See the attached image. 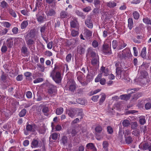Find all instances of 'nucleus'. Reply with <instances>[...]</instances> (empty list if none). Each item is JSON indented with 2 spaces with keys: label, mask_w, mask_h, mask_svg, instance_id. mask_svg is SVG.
<instances>
[{
  "label": "nucleus",
  "mask_w": 151,
  "mask_h": 151,
  "mask_svg": "<svg viewBox=\"0 0 151 151\" xmlns=\"http://www.w3.org/2000/svg\"><path fill=\"white\" fill-rule=\"evenodd\" d=\"M139 75V77L136 78L134 81L137 84H140L141 82L142 81V79L146 78L148 75V74L146 71L144 70L141 72Z\"/></svg>",
  "instance_id": "nucleus-4"
},
{
  "label": "nucleus",
  "mask_w": 151,
  "mask_h": 151,
  "mask_svg": "<svg viewBox=\"0 0 151 151\" xmlns=\"http://www.w3.org/2000/svg\"><path fill=\"white\" fill-rule=\"evenodd\" d=\"M99 95L94 96L91 97V99L93 101L96 102L97 101V100L99 98Z\"/></svg>",
  "instance_id": "nucleus-55"
},
{
  "label": "nucleus",
  "mask_w": 151,
  "mask_h": 151,
  "mask_svg": "<svg viewBox=\"0 0 151 151\" xmlns=\"http://www.w3.org/2000/svg\"><path fill=\"white\" fill-rule=\"evenodd\" d=\"M122 124L124 127H127L130 124L129 121L128 120L125 119L122 122Z\"/></svg>",
  "instance_id": "nucleus-37"
},
{
  "label": "nucleus",
  "mask_w": 151,
  "mask_h": 151,
  "mask_svg": "<svg viewBox=\"0 0 151 151\" xmlns=\"http://www.w3.org/2000/svg\"><path fill=\"white\" fill-rule=\"evenodd\" d=\"M7 45L10 47L12 46L13 44V40L11 38H8L6 41Z\"/></svg>",
  "instance_id": "nucleus-20"
},
{
  "label": "nucleus",
  "mask_w": 151,
  "mask_h": 151,
  "mask_svg": "<svg viewBox=\"0 0 151 151\" xmlns=\"http://www.w3.org/2000/svg\"><path fill=\"white\" fill-rule=\"evenodd\" d=\"M48 92L50 94H52L56 93V90L55 88L52 87L48 89Z\"/></svg>",
  "instance_id": "nucleus-34"
},
{
  "label": "nucleus",
  "mask_w": 151,
  "mask_h": 151,
  "mask_svg": "<svg viewBox=\"0 0 151 151\" xmlns=\"http://www.w3.org/2000/svg\"><path fill=\"white\" fill-rule=\"evenodd\" d=\"M26 112L27 111L26 110L24 109H23L20 112L19 114V115L20 117H23L25 115Z\"/></svg>",
  "instance_id": "nucleus-40"
},
{
  "label": "nucleus",
  "mask_w": 151,
  "mask_h": 151,
  "mask_svg": "<svg viewBox=\"0 0 151 151\" xmlns=\"http://www.w3.org/2000/svg\"><path fill=\"white\" fill-rule=\"evenodd\" d=\"M134 18L136 19H137L139 18V14L138 12L137 11H135L133 13Z\"/></svg>",
  "instance_id": "nucleus-39"
},
{
  "label": "nucleus",
  "mask_w": 151,
  "mask_h": 151,
  "mask_svg": "<svg viewBox=\"0 0 151 151\" xmlns=\"http://www.w3.org/2000/svg\"><path fill=\"white\" fill-rule=\"evenodd\" d=\"M102 75L101 74H99L96 77L95 80V81L96 82H98L101 80L100 79L101 78Z\"/></svg>",
  "instance_id": "nucleus-49"
},
{
  "label": "nucleus",
  "mask_w": 151,
  "mask_h": 151,
  "mask_svg": "<svg viewBox=\"0 0 151 151\" xmlns=\"http://www.w3.org/2000/svg\"><path fill=\"white\" fill-rule=\"evenodd\" d=\"M92 32L90 30L86 29L84 30V36L86 38H88L91 36Z\"/></svg>",
  "instance_id": "nucleus-10"
},
{
  "label": "nucleus",
  "mask_w": 151,
  "mask_h": 151,
  "mask_svg": "<svg viewBox=\"0 0 151 151\" xmlns=\"http://www.w3.org/2000/svg\"><path fill=\"white\" fill-rule=\"evenodd\" d=\"M21 12L22 14L25 16H28V12L26 10H22L21 11Z\"/></svg>",
  "instance_id": "nucleus-62"
},
{
  "label": "nucleus",
  "mask_w": 151,
  "mask_h": 151,
  "mask_svg": "<svg viewBox=\"0 0 151 151\" xmlns=\"http://www.w3.org/2000/svg\"><path fill=\"white\" fill-rule=\"evenodd\" d=\"M130 97V95L129 94L128 95H124L120 96V99L122 100L127 101L129 100Z\"/></svg>",
  "instance_id": "nucleus-22"
},
{
  "label": "nucleus",
  "mask_w": 151,
  "mask_h": 151,
  "mask_svg": "<svg viewBox=\"0 0 151 151\" xmlns=\"http://www.w3.org/2000/svg\"><path fill=\"white\" fill-rule=\"evenodd\" d=\"M145 108L147 110L151 108V104L150 103H146L145 105Z\"/></svg>",
  "instance_id": "nucleus-54"
},
{
  "label": "nucleus",
  "mask_w": 151,
  "mask_h": 151,
  "mask_svg": "<svg viewBox=\"0 0 151 151\" xmlns=\"http://www.w3.org/2000/svg\"><path fill=\"white\" fill-rule=\"evenodd\" d=\"M51 76L56 83H60L61 82L62 77L60 72H52L51 74Z\"/></svg>",
  "instance_id": "nucleus-2"
},
{
  "label": "nucleus",
  "mask_w": 151,
  "mask_h": 151,
  "mask_svg": "<svg viewBox=\"0 0 151 151\" xmlns=\"http://www.w3.org/2000/svg\"><path fill=\"white\" fill-rule=\"evenodd\" d=\"M133 22L132 18H129L128 19V27L129 29L131 30L133 27Z\"/></svg>",
  "instance_id": "nucleus-19"
},
{
  "label": "nucleus",
  "mask_w": 151,
  "mask_h": 151,
  "mask_svg": "<svg viewBox=\"0 0 151 151\" xmlns=\"http://www.w3.org/2000/svg\"><path fill=\"white\" fill-rule=\"evenodd\" d=\"M143 21L144 23L146 24L151 25V19L148 18L146 17L144 18Z\"/></svg>",
  "instance_id": "nucleus-33"
},
{
  "label": "nucleus",
  "mask_w": 151,
  "mask_h": 151,
  "mask_svg": "<svg viewBox=\"0 0 151 151\" xmlns=\"http://www.w3.org/2000/svg\"><path fill=\"white\" fill-rule=\"evenodd\" d=\"M43 81V79L42 78H38L35 80L33 82L34 83H37L42 82Z\"/></svg>",
  "instance_id": "nucleus-60"
},
{
  "label": "nucleus",
  "mask_w": 151,
  "mask_h": 151,
  "mask_svg": "<svg viewBox=\"0 0 151 151\" xmlns=\"http://www.w3.org/2000/svg\"><path fill=\"white\" fill-rule=\"evenodd\" d=\"M95 130L96 132L100 133L102 131V129L101 126L98 125L96 127Z\"/></svg>",
  "instance_id": "nucleus-42"
},
{
  "label": "nucleus",
  "mask_w": 151,
  "mask_h": 151,
  "mask_svg": "<svg viewBox=\"0 0 151 151\" xmlns=\"http://www.w3.org/2000/svg\"><path fill=\"white\" fill-rule=\"evenodd\" d=\"M27 48L25 46H23L21 49L22 52L25 54L27 52Z\"/></svg>",
  "instance_id": "nucleus-51"
},
{
  "label": "nucleus",
  "mask_w": 151,
  "mask_h": 151,
  "mask_svg": "<svg viewBox=\"0 0 151 151\" xmlns=\"http://www.w3.org/2000/svg\"><path fill=\"white\" fill-rule=\"evenodd\" d=\"M141 145L143 146V149L144 150H146L148 149V145L147 143H145L141 144Z\"/></svg>",
  "instance_id": "nucleus-48"
},
{
  "label": "nucleus",
  "mask_w": 151,
  "mask_h": 151,
  "mask_svg": "<svg viewBox=\"0 0 151 151\" xmlns=\"http://www.w3.org/2000/svg\"><path fill=\"white\" fill-rule=\"evenodd\" d=\"M146 48L145 47H143L141 51V55L142 57L143 58H146Z\"/></svg>",
  "instance_id": "nucleus-26"
},
{
  "label": "nucleus",
  "mask_w": 151,
  "mask_h": 151,
  "mask_svg": "<svg viewBox=\"0 0 151 151\" xmlns=\"http://www.w3.org/2000/svg\"><path fill=\"white\" fill-rule=\"evenodd\" d=\"M76 76L77 78L79 81H81L84 77V75L80 71H78L77 72Z\"/></svg>",
  "instance_id": "nucleus-13"
},
{
  "label": "nucleus",
  "mask_w": 151,
  "mask_h": 151,
  "mask_svg": "<svg viewBox=\"0 0 151 151\" xmlns=\"http://www.w3.org/2000/svg\"><path fill=\"white\" fill-rule=\"evenodd\" d=\"M69 17L68 13L65 11L63 10L60 13V18L62 19L67 18Z\"/></svg>",
  "instance_id": "nucleus-12"
},
{
  "label": "nucleus",
  "mask_w": 151,
  "mask_h": 151,
  "mask_svg": "<svg viewBox=\"0 0 151 151\" xmlns=\"http://www.w3.org/2000/svg\"><path fill=\"white\" fill-rule=\"evenodd\" d=\"M35 39L34 38H30L28 37L26 38V43L28 45H33L35 43Z\"/></svg>",
  "instance_id": "nucleus-8"
},
{
  "label": "nucleus",
  "mask_w": 151,
  "mask_h": 151,
  "mask_svg": "<svg viewBox=\"0 0 151 151\" xmlns=\"http://www.w3.org/2000/svg\"><path fill=\"white\" fill-rule=\"evenodd\" d=\"M127 46V44L122 42H120L119 45V49H122L125 47Z\"/></svg>",
  "instance_id": "nucleus-35"
},
{
  "label": "nucleus",
  "mask_w": 151,
  "mask_h": 151,
  "mask_svg": "<svg viewBox=\"0 0 151 151\" xmlns=\"http://www.w3.org/2000/svg\"><path fill=\"white\" fill-rule=\"evenodd\" d=\"M122 58L125 59L130 57L131 55L130 50L127 48L124 50L122 51Z\"/></svg>",
  "instance_id": "nucleus-6"
},
{
  "label": "nucleus",
  "mask_w": 151,
  "mask_h": 151,
  "mask_svg": "<svg viewBox=\"0 0 151 151\" xmlns=\"http://www.w3.org/2000/svg\"><path fill=\"white\" fill-rule=\"evenodd\" d=\"M100 74L103 75L104 76H108L109 73V70L108 68H106L105 67L102 66L100 68Z\"/></svg>",
  "instance_id": "nucleus-7"
},
{
  "label": "nucleus",
  "mask_w": 151,
  "mask_h": 151,
  "mask_svg": "<svg viewBox=\"0 0 151 151\" xmlns=\"http://www.w3.org/2000/svg\"><path fill=\"white\" fill-rule=\"evenodd\" d=\"M63 111V108H58L56 110L55 113L58 115L61 114Z\"/></svg>",
  "instance_id": "nucleus-27"
},
{
  "label": "nucleus",
  "mask_w": 151,
  "mask_h": 151,
  "mask_svg": "<svg viewBox=\"0 0 151 151\" xmlns=\"http://www.w3.org/2000/svg\"><path fill=\"white\" fill-rule=\"evenodd\" d=\"M86 148L90 150L91 151H97V149L92 143H90L86 145Z\"/></svg>",
  "instance_id": "nucleus-9"
},
{
  "label": "nucleus",
  "mask_w": 151,
  "mask_h": 151,
  "mask_svg": "<svg viewBox=\"0 0 151 151\" xmlns=\"http://www.w3.org/2000/svg\"><path fill=\"white\" fill-rule=\"evenodd\" d=\"M1 6L3 8H6L7 6V4L5 1H2L1 3Z\"/></svg>",
  "instance_id": "nucleus-57"
},
{
  "label": "nucleus",
  "mask_w": 151,
  "mask_h": 151,
  "mask_svg": "<svg viewBox=\"0 0 151 151\" xmlns=\"http://www.w3.org/2000/svg\"><path fill=\"white\" fill-rule=\"evenodd\" d=\"M116 77L119 79H124L125 78L126 75L124 70L119 68L116 69Z\"/></svg>",
  "instance_id": "nucleus-5"
},
{
  "label": "nucleus",
  "mask_w": 151,
  "mask_h": 151,
  "mask_svg": "<svg viewBox=\"0 0 151 151\" xmlns=\"http://www.w3.org/2000/svg\"><path fill=\"white\" fill-rule=\"evenodd\" d=\"M76 114V110L74 109H70L68 111V116L71 118H73Z\"/></svg>",
  "instance_id": "nucleus-15"
},
{
  "label": "nucleus",
  "mask_w": 151,
  "mask_h": 151,
  "mask_svg": "<svg viewBox=\"0 0 151 151\" xmlns=\"http://www.w3.org/2000/svg\"><path fill=\"white\" fill-rule=\"evenodd\" d=\"M35 127L34 124H28L26 126V129L28 131L34 132L35 130Z\"/></svg>",
  "instance_id": "nucleus-11"
},
{
  "label": "nucleus",
  "mask_w": 151,
  "mask_h": 151,
  "mask_svg": "<svg viewBox=\"0 0 151 151\" xmlns=\"http://www.w3.org/2000/svg\"><path fill=\"white\" fill-rule=\"evenodd\" d=\"M38 142L36 139H34L32 143V147H37L38 146Z\"/></svg>",
  "instance_id": "nucleus-29"
},
{
  "label": "nucleus",
  "mask_w": 151,
  "mask_h": 151,
  "mask_svg": "<svg viewBox=\"0 0 151 151\" xmlns=\"http://www.w3.org/2000/svg\"><path fill=\"white\" fill-rule=\"evenodd\" d=\"M6 75L4 73L2 74L1 76V80L3 81H4L6 79Z\"/></svg>",
  "instance_id": "nucleus-53"
},
{
  "label": "nucleus",
  "mask_w": 151,
  "mask_h": 151,
  "mask_svg": "<svg viewBox=\"0 0 151 151\" xmlns=\"http://www.w3.org/2000/svg\"><path fill=\"white\" fill-rule=\"evenodd\" d=\"M44 54L45 55L48 57L51 56L52 55V53L49 51H45V52Z\"/></svg>",
  "instance_id": "nucleus-46"
},
{
  "label": "nucleus",
  "mask_w": 151,
  "mask_h": 151,
  "mask_svg": "<svg viewBox=\"0 0 151 151\" xmlns=\"http://www.w3.org/2000/svg\"><path fill=\"white\" fill-rule=\"evenodd\" d=\"M9 14L14 17H17V15L14 11L12 9H9Z\"/></svg>",
  "instance_id": "nucleus-38"
},
{
  "label": "nucleus",
  "mask_w": 151,
  "mask_h": 151,
  "mask_svg": "<svg viewBox=\"0 0 151 151\" xmlns=\"http://www.w3.org/2000/svg\"><path fill=\"white\" fill-rule=\"evenodd\" d=\"M72 57V55L71 54L69 53L68 54L66 57V60L67 62H69L71 61Z\"/></svg>",
  "instance_id": "nucleus-43"
},
{
  "label": "nucleus",
  "mask_w": 151,
  "mask_h": 151,
  "mask_svg": "<svg viewBox=\"0 0 151 151\" xmlns=\"http://www.w3.org/2000/svg\"><path fill=\"white\" fill-rule=\"evenodd\" d=\"M106 5L109 7L114 8L116 6V4L114 1H110L107 3Z\"/></svg>",
  "instance_id": "nucleus-21"
},
{
  "label": "nucleus",
  "mask_w": 151,
  "mask_h": 151,
  "mask_svg": "<svg viewBox=\"0 0 151 151\" xmlns=\"http://www.w3.org/2000/svg\"><path fill=\"white\" fill-rule=\"evenodd\" d=\"M139 122L141 124H143L145 123L146 121L144 118H140L139 120Z\"/></svg>",
  "instance_id": "nucleus-58"
},
{
  "label": "nucleus",
  "mask_w": 151,
  "mask_h": 151,
  "mask_svg": "<svg viewBox=\"0 0 151 151\" xmlns=\"http://www.w3.org/2000/svg\"><path fill=\"white\" fill-rule=\"evenodd\" d=\"M67 137L65 136H64L62 138L61 142L63 145H65L67 143Z\"/></svg>",
  "instance_id": "nucleus-31"
},
{
  "label": "nucleus",
  "mask_w": 151,
  "mask_h": 151,
  "mask_svg": "<svg viewBox=\"0 0 151 151\" xmlns=\"http://www.w3.org/2000/svg\"><path fill=\"white\" fill-rule=\"evenodd\" d=\"M28 25V22L27 20H24L22 22L21 25V28L22 29H24Z\"/></svg>",
  "instance_id": "nucleus-23"
},
{
  "label": "nucleus",
  "mask_w": 151,
  "mask_h": 151,
  "mask_svg": "<svg viewBox=\"0 0 151 151\" xmlns=\"http://www.w3.org/2000/svg\"><path fill=\"white\" fill-rule=\"evenodd\" d=\"M8 32V29L6 28H4L0 31V34L1 35H5Z\"/></svg>",
  "instance_id": "nucleus-45"
},
{
  "label": "nucleus",
  "mask_w": 151,
  "mask_h": 151,
  "mask_svg": "<svg viewBox=\"0 0 151 151\" xmlns=\"http://www.w3.org/2000/svg\"><path fill=\"white\" fill-rule=\"evenodd\" d=\"M85 49L82 46H80L78 48V52L80 54H83L85 52Z\"/></svg>",
  "instance_id": "nucleus-28"
},
{
  "label": "nucleus",
  "mask_w": 151,
  "mask_h": 151,
  "mask_svg": "<svg viewBox=\"0 0 151 151\" xmlns=\"http://www.w3.org/2000/svg\"><path fill=\"white\" fill-rule=\"evenodd\" d=\"M79 33V32L78 31L73 30L71 31V34L73 37H75L78 36V35Z\"/></svg>",
  "instance_id": "nucleus-36"
},
{
  "label": "nucleus",
  "mask_w": 151,
  "mask_h": 151,
  "mask_svg": "<svg viewBox=\"0 0 151 151\" xmlns=\"http://www.w3.org/2000/svg\"><path fill=\"white\" fill-rule=\"evenodd\" d=\"M85 22L86 25L88 27L90 28H92L93 27V25L90 19H86L85 21Z\"/></svg>",
  "instance_id": "nucleus-17"
},
{
  "label": "nucleus",
  "mask_w": 151,
  "mask_h": 151,
  "mask_svg": "<svg viewBox=\"0 0 151 151\" xmlns=\"http://www.w3.org/2000/svg\"><path fill=\"white\" fill-rule=\"evenodd\" d=\"M91 10V7L90 6H88L83 9V10L85 12H88Z\"/></svg>",
  "instance_id": "nucleus-59"
},
{
  "label": "nucleus",
  "mask_w": 151,
  "mask_h": 151,
  "mask_svg": "<svg viewBox=\"0 0 151 151\" xmlns=\"http://www.w3.org/2000/svg\"><path fill=\"white\" fill-rule=\"evenodd\" d=\"M112 46L114 49H115L117 46V42L116 40H114L112 41Z\"/></svg>",
  "instance_id": "nucleus-47"
},
{
  "label": "nucleus",
  "mask_w": 151,
  "mask_h": 151,
  "mask_svg": "<svg viewBox=\"0 0 151 151\" xmlns=\"http://www.w3.org/2000/svg\"><path fill=\"white\" fill-rule=\"evenodd\" d=\"M102 0H94V4L96 7L100 6V4L102 3Z\"/></svg>",
  "instance_id": "nucleus-25"
},
{
  "label": "nucleus",
  "mask_w": 151,
  "mask_h": 151,
  "mask_svg": "<svg viewBox=\"0 0 151 151\" xmlns=\"http://www.w3.org/2000/svg\"><path fill=\"white\" fill-rule=\"evenodd\" d=\"M103 49L104 52L106 53H110V48L108 45H103Z\"/></svg>",
  "instance_id": "nucleus-14"
},
{
  "label": "nucleus",
  "mask_w": 151,
  "mask_h": 151,
  "mask_svg": "<svg viewBox=\"0 0 151 151\" xmlns=\"http://www.w3.org/2000/svg\"><path fill=\"white\" fill-rule=\"evenodd\" d=\"M47 16H53L55 15V12L53 9H51L46 12Z\"/></svg>",
  "instance_id": "nucleus-24"
},
{
  "label": "nucleus",
  "mask_w": 151,
  "mask_h": 151,
  "mask_svg": "<svg viewBox=\"0 0 151 151\" xmlns=\"http://www.w3.org/2000/svg\"><path fill=\"white\" fill-rule=\"evenodd\" d=\"M51 137L52 139L56 140L58 137V134L56 133H54L51 135Z\"/></svg>",
  "instance_id": "nucleus-44"
},
{
  "label": "nucleus",
  "mask_w": 151,
  "mask_h": 151,
  "mask_svg": "<svg viewBox=\"0 0 151 151\" xmlns=\"http://www.w3.org/2000/svg\"><path fill=\"white\" fill-rule=\"evenodd\" d=\"M126 136L125 135V137L126 138V142L127 143L129 144L130 143L132 142V138L130 137H126Z\"/></svg>",
  "instance_id": "nucleus-41"
},
{
  "label": "nucleus",
  "mask_w": 151,
  "mask_h": 151,
  "mask_svg": "<svg viewBox=\"0 0 151 151\" xmlns=\"http://www.w3.org/2000/svg\"><path fill=\"white\" fill-rule=\"evenodd\" d=\"M107 130L108 132L110 134L112 133L113 132V129L112 127L109 126L107 127Z\"/></svg>",
  "instance_id": "nucleus-63"
},
{
  "label": "nucleus",
  "mask_w": 151,
  "mask_h": 151,
  "mask_svg": "<svg viewBox=\"0 0 151 151\" xmlns=\"http://www.w3.org/2000/svg\"><path fill=\"white\" fill-rule=\"evenodd\" d=\"M65 88L70 91H73L76 88L75 82L72 80H70L67 83Z\"/></svg>",
  "instance_id": "nucleus-3"
},
{
  "label": "nucleus",
  "mask_w": 151,
  "mask_h": 151,
  "mask_svg": "<svg viewBox=\"0 0 151 151\" xmlns=\"http://www.w3.org/2000/svg\"><path fill=\"white\" fill-rule=\"evenodd\" d=\"M52 46V42H50L48 43L47 45V48L49 49H51Z\"/></svg>",
  "instance_id": "nucleus-64"
},
{
  "label": "nucleus",
  "mask_w": 151,
  "mask_h": 151,
  "mask_svg": "<svg viewBox=\"0 0 151 151\" xmlns=\"http://www.w3.org/2000/svg\"><path fill=\"white\" fill-rule=\"evenodd\" d=\"M90 55L92 58L91 63L93 65L99 66V56L97 54L94 52L91 48H89L88 50L87 55Z\"/></svg>",
  "instance_id": "nucleus-1"
},
{
  "label": "nucleus",
  "mask_w": 151,
  "mask_h": 151,
  "mask_svg": "<svg viewBox=\"0 0 151 151\" xmlns=\"http://www.w3.org/2000/svg\"><path fill=\"white\" fill-rule=\"evenodd\" d=\"M70 24L72 27L75 28L78 26V23L77 20L75 19L70 22Z\"/></svg>",
  "instance_id": "nucleus-18"
},
{
  "label": "nucleus",
  "mask_w": 151,
  "mask_h": 151,
  "mask_svg": "<svg viewBox=\"0 0 151 151\" xmlns=\"http://www.w3.org/2000/svg\"><path fill=\"white\" fill-rule=\"evenodd\" d=\"M2 25L4 27L8 28H9L11 25V24L7 22H3L1 23Z\"/></svg>",
  "instance_id": "nucleus-32"
},
{
  "label": "nucleus",
  "mask_w": 151,
  "mask_h": 151,
  "mask_svg": "<svg viewBox=\"0 0 151 151\" xmlns=\"http://www.w3.org/2000/svg\"><path fill=\"white\" fill-rule=\"evenodd\" d=\"M103 148L106 150H107L108 146V143L106 141H104L103 143Z\"/></svg>",
  "instance_id": "nucleus-61"
},
{
  "label": "nucleus",
  "mask_w": 151,
  "mask_h": 151,
  "mask_svg": "<svg viewBox=\"0 0 151 151\" xmlns=\"http://www.w3.org/2000/svg\"><path fill=\"white\" fill-rule=\"evenodd\" d=\"M26 95L27 97L29 99L31 98L32 96V93L30 91H28L26 92Z\"/></svg>",
  "instance_id": "nucleus-52"
},
{
  "label": "nucleus",
  "mask_w": 151,
  "mask_h": 151,
  "mask_svg": "<svg viewBox=\"0 0 151 151\" xmlns=\"http://www.w3.org/2000/svg\"><path fill=\"white\" fill-rule=\"evenodd\" d=\"M101 96L100 99L99 103L100 104L103 103L106 99V95L104 93L101 94Z\"/></svg>",
  "instance_id": "nucleus-30"
},
{
  "label": "nucleus",
  "mask_w": 151,
  "mask_h": 151,
  "mask_svg": "<svg viewBox=\"0 0 151 151\" xmlns=\"http://www.w3.org/2000/svg\"><path fill=\"white\" fill-rule=\"evenodd\" d=\"M37 20L39 22L42 23L44 21V18L42 16H40L37 18Z\"/></svg>",
  "instance_id": "nucleus-50"
},
{
  "label": "nucleus",
  "mask_w": 151,
  "mask_h": 151,
  "mask_svg": "<svg viewBox=\"0 0 151 151\" xmlns=\"http://www.w3.org/2000/svg\"><path fill=\"white\" fill-rule=\"evenodd\" d=\"M42 111L45 115H46L48 111V108L47 107H44L43 108Z\"/></svg>",
  "instance_id": "nucleus-56"
},
{
  "label": "nucleus",
  "mask_w": 151,
  "mask_h": 151,
  "mask_svg": "<svg viewBox=\"0 0 151 151\" xmlns=\"http://www.w3.org/2000/svg\"><path fill=\"white\" fill-rule=\"evenodd\" d=\"M35 31L33 30H31L27 34V37L30 38H34L35 36Z\"/></svg>",
  "instance_id": "nucleus-16"
}]
</instances>
